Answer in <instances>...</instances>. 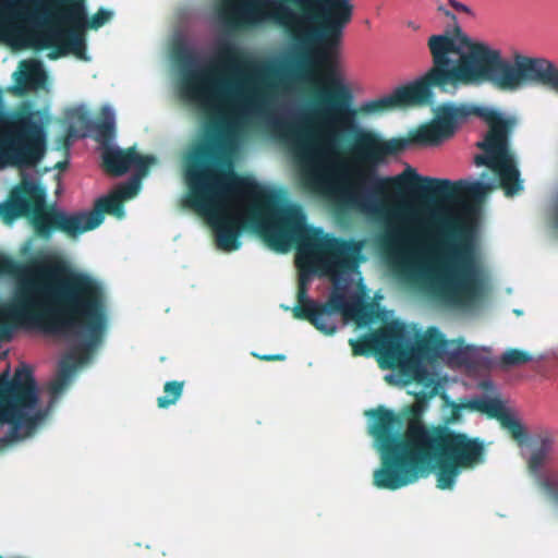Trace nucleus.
I'll return each mask as SVG.
<instances>
[{
	"instance_id": "obj_17",
	"label": "nucleus",
	"mask_w": 558,
	"mask_h": 558,
	"mask_svg": "<svg viewBox=\"0 0 558 558\" xmlns=\"http://www.w3.org/2000/svg\"><path fill=\"white\" fill-rule=\"evenodd\" d=\"M545 485L548 488V493L553 498V508L558 510V481L550 478H544Z\"/></svg>"
},
{
	"instance_id": "obj_1",
	"label": "nucleus",
	"mask_w": 558,
	"mask_h": 558,
	"mask_svg": "<svg viewBox=\"0 0 558 558\" xmlns=\"http://www.w3.org/2000/svg\"><path fill=\"white\" fill-rule=\"evenodd\" d=\"M352 0H221V15L232 24L272 22L290 32L301 52L295 76L322 99H343L313 104L308 114L314 122L311 138L298 137L294 149L306 184L383 225L399 245L414 246L408 253L412 263H422L437 253V246L420 244L422 231H441L462 216H474L465 204L423 208L413 198L384 194L387 184L409 191L444 192L448 179L424 177L409 165L393 177H379L377 170L412 144L437 146L451 137L472 116V106L446 102L434 109V119L420 126L411 138L389 140L364 129L353 105L354 95L341 63V40L353 19Z\"/></svg>"
},
{
	"instance_id": "obj_19",
	"label": "nucleus",
	"mask_w": 558,
	"mask_h": 558,
	"mask_svg": "<svg viewBox=\"0 0 558 558\" xmlns=\"http://www.w3.org/2000/svg\"><path fill=\"white\" fill-rule=\"evenodd\" d=\"M438 11L441 12L446 17H448L449 20L453 21L456 23V26L453 28L452 32H449V34H454L457 32L458 28H460L463 33L464 31L462 29V27L458 24L457 22V16L451 12L449 11L448 9H446L444 5H439L438 7ZM442 34H448V31L444 32ZM465 34L468 36H470L466 32Z\"/></svg>"
},
{
	"instance_id": "obj_5",
	"label": "nucleus",
	"mask_w": 558,
	"mask_h": 558,
	"mask_svg": "<svg viewBox=\"0 0 558 558\" xmlns=\"http://www.w3.org/2000/svg\"><path fill=\"white\" fill-rule=\"evenodd\" d=\"M473 113L488 124V132L476 146L483 151L474 157L476 167L486 171L478 179H464L451 184L456 192H464L470 199L439 203L435 206L465 204L474 210V216H462L450 227L439 231L430 228L420 232L418 243L437 246V253L422 263H412L408 253L414 247L401 240L400 262L414 281L436 301L464 312H475L487 304L490 293L488 279L481 263V252L475 238V228L481 209L472 201H483L498 184L507 196H512L524 187L518 162L510 149L509 134L517 124L514 117L492 107H473ZM442 194V192L440 193Z\"/></svg>"
},
{
	"instance_id": "obj_10",
	"label": "nucleus",
	"mask_w": 558,
	"mask_h": 558,
	"mask_svg": "<svg viewBox=\"0 0 558 558\" xmlns=\"http://www.w3.org/2000/svg\"><path fill=\"white\" fill-rule=\"evenodd\" d=\"M486 385L493 395L475 397L461 404H454L446 395H444V399L453 408H470L471 410L482 412L489 417L499 421L500 424L518 440L536 484L542 489L546 500L553 506V498L548 493L544 478L558 481V477L544 473L542 469L554 452L555 436L551 433H545L543 435H536L527 438L525 435V428L521 423L517 411L499 398L496 388L490 381L486 383Z\"/></svg>"
},
{
	"instance_id": "obj_4",
	"label": "nucleus",
	"mask_w": 558,
	"mask_h": 558,
	"mask_svg": "<svg viewBox=\"0 0 558 558\" xmlns=\"http://www.w3.org/2000/svg\"><path fill=\"white\" fill-rule=\"evenodd\" d=\"M355 354H364L365 345L377 352L381 368H392L385 375L390 385L404 387L415 381L422 391L409 390L416 397L410 411L405 440H399L401 420L383 408L367 413L369 433L380 454L383 465L374 472V485L383 489H399L434 472L440 489H451L462 470L474 469L485 461V444L458 432L447 424L426 426L418 417L427 410L428 400L445 389L449 381L437 361L460 363L477 352L476 347L462 340H447L436 328L420 335L402 322L392 320L381 331L371 333L364 343L351 341Z\"/></svg>"
},
{
	"instance_id": "obj_18",
	"label": "nucleus",
	"mask_w": 558,
	"mask_h": 558,
	"mask_svg": "<svg viewBox=\"0 0 558 558\" xmlns=\"http://www.w3.org/2000/svg\"><path fill=\"white\" fill-rule=\"evenodd\" d=\"M450 7H452V9H454L457 12H461L471 17H475V12L473 9L459 0H452Z\"/></svg>"
},
{
	"instance_id": "obj_21",
	"label": "nucleus",
	"mask_w": 558,
	"mask_h": 558,
	"mask_svg": "<svg viewBox=\"0 0 558 558\" xmlns=\"http://www.w3.org/2000/svg\"><path fill=\"white\" fill-rule=\"evenodd\" d=\"M262 359H264V360L283 359V356L282 355H265Z\"/></svg>"
},
{
	"instance_id": "obj_24",
	"label": "nucleus",
	"mask_w": 558,
	"mask_h": 558,
	"mask_svg": "<svg viewBox=\"0 0 558 558\" xmlns=\"http://www.w3.org/2000/svg\"><path fill=\"white\" fill-rule=\"evenodd\" d=\"M451 1H452V0H448L449 5H451Z\"/></svg>"
},
{
	"instance_id": "obj_22",
	"label": "nucleus",
	"mask_w": 558,
	"mask_h": 558,
	"mask_svg": "<svg viewBox=\"0 0 558 558\" xmlns=\"http://www.w3.org/2000/svg\"><path fill=\"white\" fill-rule=\"evenodd\" d=\"M408 26H409V27H411V28H413V29H418V28H420V25H418V24H416V23H414V22H409V23H408Z\"/></svg>"
},
{
	"instance_id": "obj_8",
	"label": "nucleus",
	"mask_w": 558,
	"mask_h": 558,
	"mask_svg": "<svg viewBox=\"0 0 558 558\" xmlns=\"http://www.w3.org/2000/svg\"><path fill=\"white\" fill-rule=\"evenodd\" d=\"M454 44L469 58L453 73L456 78L471 85L488 83L502 92H517L533 83L550 84L558 89V65L546 58L515 53L509 60L498 47L465 33H460Z\"/></svg>"
},
{
	"instance_id": "obj_23",
	"label": "nucleus",
	"mask_w": 558,
	"mask_h": 558,
	"mask_svg": "<svg viewBox=\"0 0 558 558\" xmlns=\"http://www.w3.org/2000/svg\"><path fill=\"white\" fill-rule=\"evenodd\" d=\"M199 156L198 155H192L191 158H190V161L191 163L195 162V161H198L199 160Z\"/></svg>"
},
{
	"instance_id": "obj_15",
	"label": "nucleus",
	"mask_w": 558,
	"mask_h": 558,
	"mask_svg": "<svg viewBox=\"0 0 558 558\" xmlns=\"http://www.w3.org/2000/svg\"><path fill=\"white\" fill-rule=\"evenodd\" d=\"M28 203L23 197L14 198L11 202L7 203L4 206V211L8 215H12L14 217L22 216L28 211Z\"/></svg>"
},
{
	"instance_id": "obj_13",
	"label": "nucleus",
	"mask_w": 558,
	"mask_h": 558,
	"mask_svg": "<svg viewBox=\"0 0 558 558\" xmlns=\"http://www.w3.org/2000/svg\"><path fill=\"white\" fill-rule=\"evenodd\" d=\"M546 357L545 354H539L534 357L530 352L521 349H508L501 356L500 362L506 366H520L532 361H542Z\"/></svg>"
},
{
	"instance_id": "obj_7",
	"label": "nucleus",
	"mask_w": 558,
	"mask_h": 558,
	"mask_svg": "<svg viewBox=\"0 0 558 558\" xmlns=\"http://www.w3.org/2000/svg\"><path fill=\"white\" fill-rule=\"evenodd\" d=\"M102 114L104 122L98 128L97 137L101 142L100 154L105 163L110 171L118 175L130 170H135L136 174L128 182L118 185L111 194L98 198L94 210L73 214H68L56 207L47 210L44 206L47 190L40 186L37 173L24 174V187L40 201L34 211V226L40 234L49 235L53 228H59L73 236H77L99 227L104 221L102 211H107L117 218H123L125 210L121 202L132 199L138 194L141 178L146 174L149 166L156 163L154 156L143 157L134 148L122 150L112 141H105V137H108V140L114 138L116 110L112 106L105 105Z\"/></svg>"
},
{
	"instance_id": "obj_11",
	"label": "nucleus",
	"mask_w": 558,
	"mask_h": 558,
	"mask_svg": "<svg viewBox=\"0 0 558 558\" xmlns=\"http://www.w3.org/2000/svg\"><path fill=\"white\" fill-rule=\"evenodd\" d=\"M46 140L39 113L0 120V169L37 165L46 153Z\"/></svg>"
},
{
	"instance_id": "obj_2",
	"label": "nucleus",
	"mask_w": 558,
	"mask_h": 558,
	"mask_svg": "<svg viewBox=\"0 0 558 558\" xmlns=\"http://www.w3.org/2000/svg\"><path fill=\"white\" fill-rule=\"evenodd\" d=\"M185 202L206 217L216 233L217 246L240 248L242 229L258 233L268 246L288 252L298 241L300 271L298 318L308 319L330 336L340 324L355 322L371 327L378 311L366 305V287L359 270L361 247L310 227L301 207L253 180L235 174L231 163L201 161L185 171Z\"/></svg>"
},
{
	"instance_id": "obj_12",
	"label": "nucleus",
	"mask_w": 558,
	"mask_h": 558,
	"mask_svg": "<svg viewBox=\"0 0 558 558\" xmlns=\"http://www.w3.org/2000/svg\"><path fill=\"white\" fill-rule=\"evenodd\" d=\"M17 84L24 87H38L46 81V73L38 60H26L21 64V70L15 74Z\"/></svg>"
},
{
	"instance_id": "obj_14",
	"label": "nucleus",
	"mask_w": 558,
	"mask_h": 558,
	"mask_svg": "<svg viewBox=\"0 0 558 558\" xmlns=\"http://www.w3.org/2000/svg\"><path fill=\"white\" fill-rule=\"evenodd\" d=\"M183 381H168L165 385V396L158 398L160 408H168L174 404L181 397L183 391Z\"/></svg>"
},
{
	"instance_id": "obj_25",
	"label": "nucleus",
	"mask_w": 558,
	"mask_h": 558,
	"mask_svg": "<svg viewBox=\"0 0 558 558\" xmlns=\"http://www.w3.org/2000/svg\"><path fill=\"white\" fill-rule=\"evenodd\" d=\"M0 558H2V557L0 556Z\"/></svg>"
},
{
	"instance_id": "obj_6",
	"label": "nucleus",
	"mask_w": 558,
	"mask_h": 558,
	"mask_svg": "<svg viewBox=\"0 0 558 558\" xmlns=\"http://www.w3.org/2000/svg\"><path fill=\"white\" fill-rule=\"evenodd\" d=\"M172 59L183 61L182 96L198 107L226 146H238L254 121L286 135L283 88L270 64L242 57L230 37L217 38L207 66L190 57L185 36H173Z\"/></svg>"
},
{
	"instance_id": "obj_20",
	"label": "nucleus",
	"mask_w": 558,
	"mask_h": 558,
	"mask_svg": "<svg viewBox=\"0 0 558 558\" xmlns=\"http://www.w3.org/2000/svg\"><path fill=\"white\" fill-rule=\"evenodd\" d=\"M553 225H554V228L556 229V231L558 232V202L555 205V217H554Z\"/></svg>"
},
{
	"instance_id": "obj_9",
	"label": "nucleus",
	"mask_w": 558,
	"mask_h": 558,
	"mask_svg": "<svg viewBox=\"0 0 558 558\" xmlns=\"http://www.w3.org/2000/svg\"><path fill=\"white\" fill-rule=\"evenodd\" d=\"M460 28L454 34H435L428 37L433 66L422 77L396 87L390 93L376 99L365 100L361 104L360 110L366 114H379L399 107L423 104L430 99L432 87H439L447 93H454L461 85H471L470 82L461 81L453 76L459 66L468 61V53L457 50L454 40Z\"/></svg>"
},
{
	"instance_id": "obj_3",
	"label": "nucleus",
	"mask_w": 558,
	"mask_h": 558,
	"mask_svg": "<svg viewBox=\"0 0 558 558\" xmlns=\"http://www.w3.org/2000/svg\"><path fill=\"white\" fill-rule=\"evenodd\" d=\"M101 283L68 268L47 252L28 264L0 256V341L19 330H35L68 339L72 350L60 361L58 376L49 384L50 398L39 397L32 368L23 364L11 376L0 375V424L8 433L28 438L48 418L53 399L100 345L108 326Z\"/></svg>"
},
{
	"instance_id": "obj_16",
	"label": "nucleus",
	"mask_w": 558,
	"mask_h": 558,
	"mask_svg": "<svg viewBox=\"0 0 558 558\" xmlns=\"http://www.w3.org/2000/svg\"><path fill=\"white\" fill-rule=\"evenodd\" d=\"M20 441H22V440L19 435H14V433L7 432V434L3 437H0V453L10 449L11 447L19 444Z\"/></svg>"
}]
</instances>
